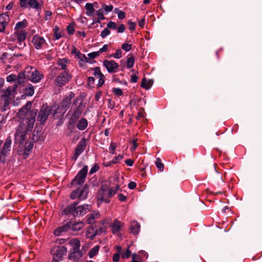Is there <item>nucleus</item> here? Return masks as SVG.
<instances>
[{"label":"nucleus","instance_id":"14","mask_svg":"<svg viewBox=\"0 0 262 262\" xmlns=\"http://www.w3.org/2000/svg\"><path fill=\"white\" fill-rule=\"evenodd\" d=\"M123 226V224L117 219H115L113 223L110 225L112 228V232L114 235H119L120 230Z\"/></svg>","mask_w":262,"mask_h":262},{"label":"nucleus","instance_id":"7","mask_svg":"<svg viewBox=\"0 0 262 262\" xmlns=\"http://www.w3.org/2000/svg\"><path fill=\"white\" fill-rule=\"evenodd\" d=\"M53 107H49L47 105H43L41 107L37 118L38 121L43 123L47 119L48 116L52 113Z\"/></svg>","mask_w":262,"mask_h":262},{"label":"nucleus","instance_id":"5","mask_svg":"<svg viewBox=\"0 0 262 262\" xmlns=\"http://www.w3.org/2000/svg\"><path fill=\"white\" fill-rule=\"evenodd\" d=\"M88 192V186L85 185L73 191L71 194V198L73 200L79 199L80 200H84L87 198Z\"/></svg>","mask_w":262,"mask_h":262},{"label":"nucleus","instance_id":"9","mask_svg":"<svg viewBox=\"0 0 262 262\" xmlns=\"http://www.w3.org/2000/svg\"><path fill=\"white\" fill-rule=\"evenodd\" d=\"M109 198H111V196H110V193L107 191V187L102 186L98 193V201H100V203L98 202V205L102 202H109Z\"/></svg>","mask_w":262,"mask_h":262},{"label":"nucleus","instance_id":"63","mask_svg":"<svg viewBox=\"0 0 262 262\" xmlns=\"http://www.w3.org/2000/svg\"><path fill=\"white\" fill-rule=\"evenodd\" d=\"M118 199L120 201L124 202L126 200V197L122 194H119L118 195Z\"/></svg>","mask_w":262,"mask_h":262},{"label":"nucleus","instance_id":"51","mask_svg":"<svg viewBox=\"0 0 262 262\" xmlns=\"http://www.w3.org/2000/svg\"><path fill=\"white\" fill-rule=\"evenodd\" d=\"M114 93L117 96H121L122 95V91L120 88H114L113 90Z\"/></svg>","mask_w":262,"mask_h":262},{"label":"nucleus","instance_id":"45","mask_svg":"<svg viewBox=\"0 0 262 262\" xmlns=\"http://www.w3.org/2000/svg\"><path fill=\"white\" fill-rule=\"evenodd\" d=\"M122 49L126 52H128L132 49V45L128 43H124L122 45Z\"/></svg>","mask_w":262,"mask_h":262},{"label":"nucleus","instance_id":"56","mask_svg":"<svg viewBox=\"0 0 262 262\" xmlns=\"http://www.w3.org/2000/svg\"><path fill=\"white\" fill-rule=\"evenodd\" d=\"M77 20L81 24H86L87 23V18L82 16H80Z\"/></svg>","mask_w":262,"mask_h":262},{"label":"nucleus","instance_id":"23","mask_svg":"<svg viewBox=\"0 0 262 262\" xmlns=\"http://www.w3.org/2000/svg\"><path fill=\"white\" fill-rule=\"evenodd\" d=\"M100 214L99 212L94 211L90 214L87 219V223L89 224H93L95 222V219H99Z\"/></svg>","mask_w":262,"mask_h":262},{"label":"nucleus","instance_id":"54","mask_svg":"<svg viewBox=\"0 0 262 262\" xmlns=\"http://www.w3.org/2000/svg\"><path fill=\"white\" fill-rule=\"evenodd\" d=\"M118 33H123L125 31V27L123 24H121L117 28Z\"/></svg>","mask_w":262,"mask_h":262},{"label":"nucleus","instance_id":"57","mask_svg":"<svg viewBox=\"0 0 262 262\" xmlns=\"http://www.w3.org/2000/svg\"><path fill=\"white\" fill-rule=\"evenodd\" d=\"M20 1V7L21 8H27L28 6L27 0H19Z\"/></svg>","mask_w":262,"mask_h":262},{"label":"nucleus","instance_id":"47","mask_svg":"<svg viewBox=\"0 0 262 262\" xmlns=\"http://www.w3.org/2000/svg\"><path fill=\"white\" fill-rule=\"evenodd\" d=\"M112 57H114V58L116 59H119L122 57V51L120 49H118L117 50L116 53L114 54H113Z\"/></svg>","mask_w":262,"mask_h":262},{"label":"nucleus","instance_id":"37","mask_svg":"<svg viewBox=\"0 0 262 262\" xmlns=\"http://www.w3.org/2000/svg\"><path fill=\"white\" fill-rule=\"evenodd\" d=\"M155 164L157 167L159 169V170L163 171L164 166L163 164L162 163L161 160L159 158H157L156 159Z\"/></svg>","mask_w":262,"mask_h":262},{"label":"nucleus","instance_id":"10","mask_svg":"<svg viewBox=\"0 0 262 262\" xmlns=\"http://www.w3.org/2000/svg\"><path fill=\"white\" fill-rule=\"evenodd\" d=\"M27 35V32L25 30H15L14 36L16 37L20 47L23 48L26 46L24 42Z\"/></svg>","mask_w":262,"mask_h":262},{"label":"nucleus","instance_id":"19","mask_svg":"<svg viewBox=\"0 0 262 262\" xmlns=\"http://www.w3.org/2000/svg\"><path fill=\"white\" fill-rule=\"evenodd\" d=\"M82 252L80 249L72 250L69 254V258L70 260L78 259L82 256Z\"/></svg>","mask_w":262,"mask_h":262},{"label":"nucleus","instance_id":"43","mask_svg":"<svg viewBox=\"0 0 262 262\" xmlns=\"http://www.w3.org/2000/svg\"><path fill=\"white\" fill-rule=\"evenodd\" d=\"M117 147V144L115 142H111L110 146V153L114 155L115 153V149Z\"/></svg>","mask_w":262,"mask_h":262},{"label":"nucleus","instance_id":"59","mask_svg":"<svg viewBox=\"0 0 262 262\" xmlns=\"http://www.w3.org/2000/svg\"><path fill=\"white\" fill-rule=\"evenodd\" d=\"M107 49H108V45L106 44V45H104L102 47V48H100L98 52L99 54H100V53L107 51Z\"/></svg>","mask_w":262,"mask_h":262},{"label":"nucleus","instance_id":"49","mask_svg":"<svg viewBox=\"0 0 262 262\" xmlns=\"http://www.w3.org/2000/svg\"><path fill=\"white\" fill-rule=\"evenodd\" d=\"M132 262H142L140 259V256L134 253L133 254Z\"/></svg>","mask_w":262,"mask_h":262},{"label":"nucleus","instance_id":"27","mask_svg":"<svg viewBox=\"0 0 262 262\" xmlns=\"http://www.w3.org/2000/svg\"><path fill=\"white\" fill-rule=\"evenodd\" d=\"M140 225L136 221H134L132 223L130 230L131 232L134 234H137L139 232Z\"/></svg>","mask_w":262,"mask_h":262},{"label":"nucleus","instance_id":"60","mask_svg":"<svg viewBox=\"0 0 262 262\" xmlns=\"http://www.w3.org/2000/svg\"><path fill=\"white\" fill-rule=\"evenodd\" d=\"M120 254L119 253H116L113 255V260L115 262H118L119 260Z\"/></svg>","mask_w":262,"mask_h":262},{"label":"nucleus","instance_id":"30","mask_svg":"<svg viewBox=\"0 0 262 262\" xmlns=\"http://www.w3.org/2000/svg\"><path fill=\"white\" fill-rule=\"evenodd\" d=\"M152 84V82L150 80H146L145 78H143L142 79V81L141 84V86L142 88L148 90V89H150Z\"/></svg>","mask_w":262,"mask_h":262},{"label":"nucleus","instance_id":"58","mask_svg":"<svg viewBox=\"0 0 262 262\" xmlns=\"http://www.w3.org/2000/svg\"><path fill=\"white\" fill-rule=\"evenodd\" d=\"M98 78H99V81L98 83V86L99 87H100V86H101L104 82V75H102V77L100 76V77H98Z\"/></svg>","mask_w":262,"mask_h":262},{"label":"nucleus","instance_id":"13","mask_svg":"<svg viewBox=\"0 0 262 262\" xmlns=\"http://www.w3.org/2000/svg\"><path fill=\"white\" fill-rule=\"evenodd\" d=\"M52 107H53V110H52V112H53V116L55 119H58L62 116L67 111L66 107L62 106L61 104L57 108H55V106H52Z\"/></svg>","mask_w":262,"mask_h":262},{"label":"nucleus","instance_id":"48","mask_svg":"<svg viewBox=\"0 0 262 262\" xmlns=\"http://www.w3.org/2000/svg\"><path fill=\"white\" fill-rule=\"evenodd\" d=\"M17 76L14 74H10L7 77L6 80L8 82H13L16 79Z\"/></svg>","mask_w":262,"mask_h":262},{"label":"nucleus","instance_id":"39","mask_svg":"<svg viewBox=\"0 0 262 262\" xmlns=\"http://www.w3.org/2000/svg\"><path fill=\"white\" fill-rule=\"evenodd\" d=\"M135 63V59L133 57H130L127 59V67L128 69L132 68Z\"/></svg>","mask_w":262,"mask_h":262},{"label":"nucleus","instance_id":"42","mask_svg":"<svg viewBox=\"0 0 262 262\" xmlns=\"http://www.w3.org/2000/svg\"><path fill=\"white\" fill-rule=\"evenodd\" d=\"M96 14L98 16L97 18L101 19V20L105 19V17L103 15V11L102 9H100L96 11Z\"/></svg>","mask_w":262,"mask_h":262},{"label":"nucleus","instance_id":"21","mask_svg":"<svg viewBox=\"0 0 262 262\" xmlns=\"http://www.w3.org/2000/svg\"><path fill=\"white\" fill-rule=\"evenodd\" d=\"M68 223L62 226L59 227L54 230L53 233L56 236H59L62 233L68 231L69 230Z\"/></svg>","mask_w":262,"mask_h":262},{"label":"nucleus","instance_id":"38","mask_svg":"<svg viewBox=\"0 0 262 262\" xmlns=\"http://www.w3.org/2000/svg\"><path fill=\"white\" fill-rule=\"evenodd\" d=\"M102 9H103V11L104 10L105 11V13H107L113 10V6L112 5H106L103 4L102 5Z\"/></svg>","mask_w":262,"mask_h":262},{"label":"nucleus","instance_id":"53","mask_svg":"<svg viewBox=\"0 0 262 262\" xmlns=\"http://www.w3.org/2000/svg\"><path fill=\"white\" fill-rule=\"evenodd\" d=\"M99 55V54L98 52H93L90 53L88 54V56L90 58H95L96 57L98 56Z\"/></svg>","mask_w":262,"mask_h":262},{"label":"nucleus","instance_id":"55","mask_svg":"<svg viewBox=\"0 0 262 262\" xmlns=\"http://www.w3.org/2000/svg\"><path fill=\"white\" fill-rule=\"evenodd\" d=\"M59 28L57 26H56L54 28L55 31V36L56 39H58L61 37V35L59 32H58Z\"/></svg>","mask_w":262,"mask_h":262},{"label":"nucleus","instance_id":"25","mask_svg":"<svg viewBox=\"0 0 262 262\" xmlns=\"http://www.w3.org/2000/svg\"><path fill=\"white\" fill-rule=\"evenodd\" d=\"M88 124V123L86 119L85 118H81L78 121L77 127L78 129L82 130L87 127Z\"/></svg>","mask_w":262,"mask_h":262},{"label":"nucleus","instance_id":"46","mask_svg":"<svg viewBox=\"0 0 262 262\" xmlns=\"http://www.w3.org/2000/svg\"><path fill=\"white\" fill-rule=\"evenodd\" d=\"M130 255L131 251L128 249H127L124 252L121 254L122 257L123 259L129 258Z\"/></svg>","mask_w":262,"mask_h":262},{"label":"nucleus","instance_id":"11","mask_svg":"<svg viewBox=\"0 0 262 262\" xmlns=\"http://www.w3.org/2000/svg\"><path fill=\"white\" fill-rule=\"evenodd\" d=\"M32 43L36 49L39 50L44 47L46 44V41L43 37L37 34L33 36Z\"/></svg>","mask_w":262,"mask_h":262},{"label":"nucleus","instance_id":"41","mask_svg":"<svg viewBox=\"0 0 262 262\" xmlns=\"http://www.w3.org/2000/svg\"><path fill=\"white\" fill-rule=\"evenodd\" d=\"M111 33L110 31L109 30L108 28L107 27L106 28H105L103 31H101L100 34V36L104 38L109 35Z\"/></svg>","mask_w":262,"mask_h":262},{"label":"nucleus","instance_id":"8","mask_svg":"<svg viewBox=\"0 0 262 262\" xmlns=\"http://www.w3.org/2000/svg\"><path fill=\"white\" fill-rule=\"evenodd\" d=\"M72 78L71 75L67 72L60 74L55 79V84L58 86H62L67 83Z\"/></svg>","mask_w":262,"mask_h":262},{"label":"nucleus","instance_id":"34","mask_svg":"<svg viewBox=\"0 0 262 262\" xmlns=\"http://www.w3.org/2000/svg\"><path fill=\"white\" fill-rule=\"evenodd\" d=\"M26 26L27 21L26 20H23L21 21H19L16 24L15 30H21L22 29L25 28Z\"/></svg>","mask_w":262,"mask_h":262},{"label":"nucleus","instance_id":"64","mask_svg":"<svg viewBox=\"0 0 262 262\" xmlns=\"http://www.w3.org/2000/svg\"><path fill=\"white\" fill-rule=\"evenodd\" d=\"M128 188L130 189H133L136 187V183L134 182H131L128 184Z\"/></svg>","mask_w":262,"mask_h":262},{"label":"nucleus","instance_id":"20","mask_svg":"<svg viewBox=\"0 0 262 262\" xmlns=\"http://www.w3.org/2000/svg\"><path fill=\"white\" fill-rule=\"evenodd\" d=\"M69 229L73 231H78L84 226V223L82 222H69L68 223Z\"/></svg>","mask_w":262,"mask_h":262},{"label":"nucleus","instance_id":"26","mask_svg":"<svg viewBox=\"0 0 262 262\" xmlns=\"http://www.w3.org/2000/svg\"><path fill=\"white\" fill-rule=\"evenodd\" d=\"M69 245L72 247V250L79 249L80 247V241L77 238H73L69 241Z\"/></svg>","mask_w":262,"mask_h":262},{"label":"nucleus","instance_id":"35","mask_svg":"<svg viewBox=\"0 0 262 262\" xmlns=\"http://www.w3.org/2000/svg\"><path fill=\"white\" fill-rule=\"evenodd\" d=\"M96 234L94 233V230L92 228H89L86 232V236L88 238L91 239H93Z\"/></svg>","mask_w":262,"mask_h":262},{"label":"nucleus","instance_id":"28","mask_svg":"<svg viewBox=\"0 0 262 262\" xmlns=\"http://www.w3.org/2000/svg\"><path fill=\"white\" fill-rule=\"evenodd\" d=\"M83 107V105L82 104H80L76 110L73 113L72 119H73L74 120L77 119L82 113Z\"/></svg>","mask_w":262,"mask_h":262},{"label":"nucleus","instance_id":"16","mask_svg":"<svg viewBox=\"0 0 262 262\" xmlns=\"http://www.w3.org/2000/svg\"><path fill=\"white\" fill-rule=\"evenodd\" d=\"M43 3L42 1L39 0H29L28 2V6L32 9L36 10L41 9Z\"/></svg>","mask_w":262,"mask_h":262},{"label":"nucleus","instance_id":"1","mask_svg":"<svg viewBox=\"0 0 262 262\" xmlns=\"http://www.w3.org/2000/svg\"><path fill=\"white\" fill-rule=\"evenodd\" d=\"M31 101L27 102L17 114L21 121L16 130L15 139L20 144L23 143L25 141L27 132L31 131L34 126L37 110H31Z\"/></svg>","mask_w":262,"mask_h":262},{"label":"nucleus","instance_id":"29","mask_svg":"<svg viewBox=\"0 0 262 262\" xmlns=\"http://www.w3.org/2000/svg\"><path fill=\"white\" fill-rule=\"evenodd\" d=\"M68 62L69 60L66 58L59 59L57 61V64L61 67V70H65Z\"/></svg>","mask_w":262,"mask_h":262},{"label":"nucleus","instance_id":"15","mask_svg":"<svg viewBox=\"0 0 262 262\" xmlns=\"http://www.w3.org/2000/svg\"><path fill=\"white\" fill-rule=\"evenodd\" d=\"M9 21V17L6 13L0 15V32H3Z\"/></svg>","mask_w":262,"mask_h":262},{"label":"nucleus","instance_id":"40","mask_svg":"<svg viewBox=\"0 0 262 262\" xmlns=\"http://www.w3.org/2000/svg\"><path fill=\"white\" fill-rule=\"evenodd\" d=\"M93 71H94V75L97 77L98 78L100 76L102 77V75L103 74L101 73L100 68L98 67H96L93 69Z\"/></svg>","mask_w":262,"mask_h":262},{"label":"nucleus","instance_id":"62","mask_svg":"<svg viewBox=\"0 0 262 262\" xmlns=\"http://www.w3.org/2000/svg\"><path fill=\"white\" fill-rule=\"evenodd\" d=\"M111 219L110 218H107V219H104L103 221H102V225H109L110 226V225H111L112 224H111Z\"/></svg>","mask_w":262,"mask_h":262},{"label":"nucleus","instance_id":"18","mask_svg":"<svg viewBox=\"0 0 262 262\" xmlns=\"http://www.w3.org/2000/svg\"><path fill=\"white\" fill-rule=\"evenodd\" d=\"M75 94L73 92H70L67 96L65 97L61 104L62 106L66 107V109H68L71 103V99L74 97Z\"/></svg>","mask_w":262,"mask_h":262},{"label":"nucleus","instance_id":"6","mask_svg":"<svg viewBox=\"0 0 262 262\" xmlns=\"http://www.w3.org/2000/svg\"><path fill=\"white\" fill-rule=\"evenodd\" d=\"M88 168L87 166H84L77 173L75 178L72 181V185H81L83 184L85 180V178L88 173Z\"/></svg>","mask_w":262,"mask_h":262},{"label":"nucleus","instance_id":"31","mask_svg":"<svg viewBox=\"0 0 262 262\" xmlns=\"http://www.w3.org/2000/svg\"><path fill=\"white\" fill-rule=\"evenodd\" d=\"M11 141L10 139H7L5 143L4 144V146L3 147V152L4 154H5V152L10 151V148H11Z\"/></svg>","mask_w":262,"mask_h":262},{"label":"nucleus","instance_id":"33","mask_svg":"<svg viewBox=\"0 0 262 262\" xmlns=\"http://www.w3.org/2000/svg\"><path fill=\"white\" fill-rule=\"evenodd\" d=\"M119 188V187L117 185L114 186H112L109 188H107V191L110 193V196L112 197L113 195H114L116 193Z\"/></svg>","mask_w":262,"mask_h":262},{"label":"nucleus","instance_id":"32","mask_svg":"<svg viewBox=\"0 0 262 262\" xmlns=\"http://www.w3.org/2000/svg\"><path fill=\"white\" fill-rule=\"evenodd\" d=\"M25 93L27 96H32L34 93V86L31 84L28 85L26 88Z\"/></svg>","mask_w":262,"mask_h":262},{"label":"nucleus","instance_id":"61","mask_svg":"<svg viewBox=\"0 0 262 262\" xmlns=\"http://www.w3.org/2000/svg\"><path fill=\"white\" fill-rule=\"evenodd\" d=\"M129 29L130 30H134L135 29L136 24L134 22L128 21Z\"/></svg>","mask_w":262,"mask_h":262},{"label":"nucleus","instance_id":"17","mask_svg":"<svg viewBox=\"0 0 262 262\" xmlns=\"http://www.w3.org/2000/svg\"><path fill=\"white\" fill-rule=\"evenodd\" d=\"M85 146V143L84 141H81L78 143L75 149L74 156L73 158L75 160H76L78 157L84 151Z\"/></svg>","mask_w":262,"mask_h":262},{"label":"nucleus","instance_id":"12","mask_svg":"<svg viewBox=\"0 0 262 262\" xmlns=\"http://www.w3.org/2000/svg\"><path fill=\"white\" fill-rule=\"evenodd\" d=\"M103 64L106 68L108 72L111 73L116 72L119 68L118 64L113 60H104Z\"/></svg>","mask_w":262,"mask_h":262},{"label":"nucleus","instance_id":"3","mask_svg":"<svg viewBox=\"0 0 262 262\" xmlns=\"http://www.w3.org/2000/svg\"><path fill=\"white\" fill-rule=\"evenodd\" d=\"M77 203H73L67 206L64 212L66 213H69L74 216H83L89 210V206L88 205H83L77 206Z\"/></svg>","mask_w":262,"mask_h":262},{"label":"nucleus","instance_id":"50","mask_svg":"<svg viewBox=\"0 0 262 262\" xmlns=\"http://www.w3.org/2000/svg\"><path fill=\"white\" fill-rule=\"evenodd\" d=\"M72 53L74 54L77 58L82 57V54L76 48L73 50Z\"/></svg>","mask_w":262,"mask_h":262},{"label":"nucleus","instance_id":"36","mask_svg":"<svg viewBox=\"0 0 262 262\" xmlns=\"http://www.w3.org/2000/svg\"><path fill=\"white\" fill-rule=\"evenodd\" d=\"M114 12L118 14L119 19H123L125 17V13L123 11L119 10L118 8H115Z\"/></svg>","mask_w":262,"mask_h":262},{"label":"nucleus","instance_id":"2","mask_svg":"<svg viewBox=\"0 0 262 262\" xmlns=\"http://www.w3.org/2000/svg\"><path fill=\"white\" fill-rule=\"evenodd\" d=\"M43 77V74L33 67H27L25 68L24 72L19 74L18 81L21 82L24 77L27 78L30 81L36 83L39 82Z\"/></svg>","mask_w":262,"mask_h":262},{"label":"nucleus","instance_id":"4","mask_svg":"<svg viewBox=\"0 0 262 262\" xmlns=\"http://www.w3.org/2000/svg\"><path fill=\"white\" fill-rule=\"evenodd\" d=\"M67 252V249L63 246H57L54 247L51 250V254L53 256V260L54 262H59L62 260L64 255Z\"/></svg>","mask_w":262,"mask_h":262},{"label":"nucleus","instance_id":"52","mask_svg":"<svg viewBox=\"0 0 262 262\" xmlns=\"http://www.w3.org/2000/svg\"><path fill=\"white\" fill-rule=\"evenodd\" d=\"M3 96L5 97H8L11 95V89L10 88H7L5 90H4L3 91Z\"/></svg>","mask_w":262,"mask_h":262},{"label":"nucleus","instance_id":"24","mask_svg":"<svg viewBox=\"0 0 262 262\" xmlns=\"http://www.w3.org/2000/svg\"><path fill=\"white\" fill-rule=\"evenodd\" d=\"M100 248V246L99 245H96L92 248L88 252V255L90 258H93L94 256H96L99 251Z\"/></svg>","mask_w":262,"mask_h":262},{"label":"nucleus","instance_id":"44","mask_svg":"<svg viewBox=\"0 0 262 262\" xmlns=\"http://www.w3.org/2000/svg\"><path fill=\"white\" fill-rule=\"evenodd\" d=\"M108 29H112V30H116L117 28V26L116 23H115L114 21H109L106 25Z\"/></svg>","mask_w":262,"mask_h":262},{"label":"nucleus","instance_id":"22","mask_svg":"<svg viewBox=\"0 0 262 262\" xmlns=\"http://www.w3.org/2000/svg\"><path fill=\"white\" fill-rule=\"evenodd\" d=\"M86 10L85 14L88 16H93L94 15L95 9L94 4L92 3H86L85 6Z\"/></svg>","mask_w":262,"mask_h":262}]
</instances>
